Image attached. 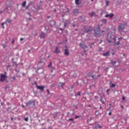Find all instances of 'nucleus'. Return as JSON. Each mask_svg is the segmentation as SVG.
Segmentation results:
<instances>
[{
    "label": "nucleus",
    "instance_id": "obj_1",
    "mask_svg": "<svg viewBox=\"0 0 129 129\" xmlns=\"http://www.w3.org/2000/svg\"><path fill=\"white\" fill-rule=\"evenodd\" d=\"M106 40L108 43L109 44H113L115 43V41H116V38H115V36H114V35L113 34L108 33Z\"/></svg>",
    "mask_w": 129,
    "mask_h": 129
},
{
    "label": "nucleus",
    "instance_id": "obj_2",
    "mask_svg": "<svg viewBox=\"0 0 129 129\" xmlns=\"http://www.w3.org/2000/svg\"><path fill=\"white\" fill-rule=\"evenodd\" d=\"M104 32V31L103 30H100V26L98 25L97 28L94 30L95 36L96 37H98L99 36H100V34Z\"/></svg>",
    "mask_w": 129,
    "mask_h": 129
},
{
    "label": "nucleus",
    "instance_id": "obj_3",
    "mask_svg": "<svg viewBox=\"0 0 129 129\" xmlns=\"http://www.w3.org/2000/svg\"><path fill=\"white\" fill-rule=\"evenodd\" d=\"M126 25V24H125V23H120V24H119L118 26V32H122V31L124 30V28Z\"/></svg>",
    "mask_w": 129,
    "mask_h": 129
},
{
    "label": "nucleus",
    "instance_id": "obj_4",
    "mask_svg": "<svg viewBox=\"0 0 129 129\" xmlns=\"http://www.w3.org/2000/svg\"><path fill=\"white\" fill-rule=\"evenodd\" d=\"M8 79V76L4 75L3 74H1L0 76V82H4Z\"/></svg>",
    "mask_w": 129,
    "mask_h": 129
},
{
    "label": "nucleus",
    "instance_id": "obj_5",
    "mask_svg": "<svg viewBox=\"0 0 129 129\" xmlns=\"http://www.w3.org/2000/svg\"><path fill=\"white\" fill-rule=\"evenodd\" d=\"M25 104L26 105V106H31V105H33V106H35V101L30 100L29 102H26Z\"/></svg>",
    "mask_w": 129,
    "mask_h": 129
},
{
    "label": "nucleus",
    "instance_id": "obj_6",
    "mask_svg": "<svg viewBox=\"0 0 129 129\" xmlns=\"http://www.w3.org/2000/svg\"><path fill=\"white\" fill-rule=\"evenodd\" d=\"M84 45V42H81L80 44V48H82V49H84L85 53L87 51V46L86 45Z\"/></svg>",
    "mask_w": 129,
    "mask_h": 129
},
{
    "label": "nucleus",
    "instance_id": "obj_7",
    "mask_svg": "<svg viewBox=\"0 0 129 129\" xmlns=\"http://www.w3.org/2000/svg\"><path fill=\"white\" fill-rule=\"evenodd\" d=\"M84 29V33H89V32H91V31H92V27L91 26H90L89 29H88L86 26H85Z\"/></svg>",
    "mask_w": 129,
    "mask_h": 129
},
{
    "label": "nucleus",
    "instance_id": "obj_8",
    "mask_svg": "<svg viewBox=\"0 0 129 129\" xmlns=\"http://www.w3.org/2000/svg\"><path fill=\"white\" fill-rule=\"evenodd\" d=\"M49 25L50 27L53 28V27H55V25H56V22H55L54 20H51L49 22Z\"/></svg>",
    "mask_w": 129,
    "mask_h": 129
},
{
    "label": "nucleus",
    "instance_id": "obj_9",
    "mask_svg": "<svg viewBox=\"0 0 129 129\" xmlns=\"http://www.w3.org/2000/svg\"><path fill=\"white\" fill-rule=\"evenodd\" d=\"M36 88L37 89H39V90H41V91H44V89L45 88V86H36Z\"/></svg>",
    "mask_w": 129,
    "mask_h": 129
},
{
    "label": "nucleus",
    "instance_id": "obj_10",
    "mask_svg": "<svg viewBox=\"0 0 129 129\" xmlns=\"http://www.w3.org/2000/svg\"><path fill=\"white\" fill-rule=\"evenodd\" d=\"M65 47L67 48V49H64V55H66V56H69V50L67 49V46H66Z\"/></svg>",
    "mask_w": 129,
    "mask_h": 129
},
{
    "label": "nucleus",
    "instance_id": "obj_11",
    "mask_svg": "<svg viewBox=\"0 0 129 129\" xmlns=\"http://www.w3.org/2000/svg\"><path fill=\"white\" fill-rule=\"evenodd\" d=\"M40 37L42 39H44V38H46V33H45V32H41L40 34Z\"/></svg>",
    "mask_w": 129,
    "mask_h": 129
},
{
    "label": "nucleus",
    "instance_id": "obj_12",
    "mask_svg": "<svg viewBox=\"0 0 129 129\" xmlns=\"http://www.w3.org/2000/svg\"><path fill=\"white\" fill-rule=\"evenodd\" d=\"M54 52L56 53L57 54H60V53H61V51L59 49V47H58V46L56 47Z\"/></svg>",
    "mask_w": 129,
    "mask_h": 129
},
{
    "label": "nucleus",
    "instance_id": "obj_13",
    "mask_svg": "<svg viewBox=\"0 0 129 129\" xmlns=\"http://www.w3.org/2000/svg\"><path fill=\"white\" fill-rule=\"evenodd\" d=\"M70 23H71V22H70V21L67 20L64 24V28H66V27H67V25H69V24H70Z\"/></svg>",
    "mask_w": 129,
    "mask_h": 129
},
{
    "label": "nucleus",
    "instance_id": "obj_14",
    "mask_svg": "<svg viewBox=\"0 0 129 129\" xmlns=\"http://www.w3.org/2000/svg\"><path fill=\"white\" fill-rule=\"evenodd\" d=\"M110 51H107L106 52L103 53V56H110Z\"/></svg>",
    "mask_w": 129,
    "mask_h": 129
},
{
    "label": "nucleus",
    "instance_id": "obj_15",
    "mask_svg": "<svg viewBox=\"0 0 129 129\" xmlns=\"http://www.w3.org/2000/svg\"><path fill=\"white\" fill-rule=\"evenodd\" d=\"M90 17L92 18L93 17H94L95 16V12H92L91 14H90Z\"/></svg>",
    "mask_w": 129,
    "mask_h": 129
},
{
    "label": "nucleus",
    "instance_id": "obj_16",
    "mask_svg": "<svg viewBox=\"0 0 129 129\" xmlns=\"http://www.w3.org/2000/svg\"><path fill=\"white\" fill-rule=\"evenodd\" d=\"M101 128V125L98 124L97 126H95V129H100Z\"/></svg>",
    "mask_w": 129,
    "mask_h": 129
},
{
    "label": "nucleus",
    "instance_id": "obj_17",
    "mask_svg": "<svg viewBox=\"0 0 129 129\" xmlns=\"http://www.w3.org/2000/svg\"><path fill=\"white\" fill-rule=\"evenodd\" d=\"M12 21L13 20H12V19H7L6 20V22H7V23H9V24L12 23Z\"/></svg>",
    "mask_w": 129,
    "mask_h": 129
},
{
    "label": "nucleus",
    "instance_id": "obj_18",
    "mask_svg": "<svg viewBox=\"0 0 129 129\" xmlns=\"http://www.w3.org/2000/svg\"><path fill=\"white\" fill-rule=\"evenodd\" d=\"M101 22L104 23V24H106L107 23V20H106V19H102Z\"/></svg>",
    "mask_w": 129,
    "mask_h": 129
},
{
    "label": "nucleus",
    "instance_id": "obj_19",
    "mask_svg": "<svg viewBox=\"0 0 129 129\" xmlns=\"http://www.w3.org/2000/svg\"><path fill=\"white\" fill-rule=\"evenodd\" d=\"M7 44H8V42H4L3 44V48H6L7 47Z\"/></svg>",
    "mask_w": 129,
    "mask_h": 129
},
{
    "label": "nucleus",
    "instance_id": "obj_20",
    "mask_svg": "<svg viewBox=\"0 0 129 129\" xmlns=\"http://www.w3.org/2000/svg\"><path fill=\"white\" fill-rule=\"evenodd\" d=\"M26 4H27V2L25 1L24 2H23V3H22V7H23V8H25V7H26Z\"/></svg>",
    "mask_w": 129,
    "mask_h": 129
},
{
    "label": "nucleus",
    "instance_id": "obj_21",
    "mask_svg": "<svg viewBox=\"0 0 129 129\" xmlns=\"http://www.w3.org/2000/svg\"><path fill=\"white\" fill-rule=\"evenodd\" d=\"M120 44V43L119 42V41H118L116 43H115V42H114V43H113V45L114 46L115 45H116L117 46H118V45H119Z\"/></svg>",
    "mask_w": 129,
    "mask_h": 129
},
{
    "label": "nucleus",
    "instance_id": "obj_22",
    "mask_svg": "<svg viewBox=\"0 0 129 129\" xmlns=\"http://www.w3.org/2000/svg\"><path fill=\"white\" fill-rule=\"evenodd\" d=\"M5 24H7V22H3L2 23V27L3 29H5Z\"/></svg>",
    "mask_w": 129,
    "mask_h": 129
},
{
    "label": "nucleus",
    "instance_id": "obj_23",
    "mask_svg": "<svg viewBox=\"0 0 129 129\" xmlns=\"http://www.w3.org/2000/svg\"><path fill=\"white\" fill-rule=\"evenodd\" d=\"M80 0H75V3H76V4L77 5V6H78V5H79V1H80Z\"/></svg>",
    "mask_w": 129,
    "mask_h": 129
},
{
    "label": "nucleus",
    "instance_id": "obj_24",
    "mask_svg": "<svg viewBox=\"0 0 129 129\" xmlns=\"http://www.w3.org/2000/svg\"><path fill=\"white\" fill-rule=\"evenodd\" d=\"M109 91H110V89H108L107 90H106V93L108 95H109Z\"/></svg>",
    "mask_w": 129,
    "mask_h": 129
},
{
    "label": "nucleus",
    "instance_id": "obj_25",
    "mask_svg": "<svg viewBox=\"0 0 129 129\" xmlns=\"http://www.w3.org/2000/svg\"><path fill=\"white\" fill-rule=\"evenodd\" d=\"M115 87V84H112L111 86H110V88H114Z\"/></svg>",
    "mask_w": 129,
    "mask_h": 129
},
{
    "label": "nucleus",
    "instance_id": "obj_26",
    "mask_svg": "<svg viewBox=\"0 0 129 129\" xmlns=\"http://www.w3.org/2000/svg\"><path fill=\"white\" fill-rule=\"evenodd\" d=\"M64 84H65L64 83H59V86L62 87V86H63V85H64Z\"/></svg>",
    "mask_w": 129,
    "mask_h": 129
},
{
    "label": "nucleus",
    "instance_id": "obj_27",
    "mask_svg": "<svg viewBox=\"0 0 129 129\" xmlns=\"http://www.w3.org/2000/svg\"><path fill=\"white\" fill-rule=\"evenodd\" d=\"M111 64H112V65H114V64H116V61L112 60V61H111Z\"/></svg>",
    "mask_w": 129,
    "mask_h": 129
},
{
    "label": "nucleus",
    "instance_id": "obj_28",
    "mask_svg": "<svg viewBox=\"0 0 129 129\" xmlns=\"http://www.w3.org/2000/svg\"><path fill=\"white\" fill-rule=\"evenodd\" d=\"M68 121H74V119L73 118H70L68 120Z\"/></svg>",
    "mask_w": 129,
    "mask_h": 129
},
{
    "label": "nucleus",
    "instance_id": "obj_29",
    "mask_svg": "<svg viewBox=\"0 0 129 129\" xmlns=\"http://www.w3.org/2000/svg\"><path fill=\"white\" fill-rule=\"evenodd\" d=\"M113 16H114L113 14H110V15H109V17L111 18H112Z\"/></svg>",
    "mask_w": 129,
    "mask_h": 129
},
{
    "label": "nucleus",
    "instance_id": "obj_30",
    "mask_svg": "<svg viewBox=\"0 0 129 129\" xmlns=\"http://www.w3.org/2000/svg\"><path fill=\"white\" fill-rule=\"evenodd\" d=\"M24 120L25 121H29V118L27 117H26V118H24Z\"/></svg>",
    "mask_w": 129,
    "mask_h": 129
},
{
    "label": "nucleus",
    "instance_id": "obj_31",
    "mask_svg": "<svg viewBox=\"0 0 129 129\" xmlns=\"http://www.w3.org/2000/svg\"><path fill=\"white\" fill-rule=\"evenodd\" d=\"M52 62H50V64L48 65V67L49 68H51L52 66Z\"/></svg>",
    "mask_w": 129,
    "mask_h": 129
},
{
    "label": "nucleus",
    "instance_id": "obj_32",
    "mask_svg": "<svg viewBox=\"0 0 129 129\" xmlns=\"http://www.w3.org/2000/svg\"><path fill=\"white\" fill-rule=\"evenodd\" d=\"M74 13H78V10L77 9H75L74 10Z\"/></svg>",
    "mask_w": 129,
    "mask_h": 129
},
{
    "label": "nucleus",
    "instance_id": "obj_33",
    "mask_svg": "<svg viewBox=\"0 0 129 129\" xmlns=\"http://www.w3.org/2000/svg\"><path fill=\"white\" fill-rule=\"evenodd\" d=\"M46 91H47V94H48V95H49L50 94V91H49V89H47L46 90Z\"/></svg>",
    "mask_w": 129,
    "mask_h": 129
},
{
    "label": "nucleus",
    "instance_id": "obj_34",
    "mask_svg": "<svg viewBox=\"0 0 129 129\" xmlns=\"http://www.w3.org/2000/svg\"><path fill=\"white\" fill-rule=\"evenodd\" d=\"M11 79H12V81H14L16 79V77H12Z\"/></svg>",
    "mask_w": 129,
    "mask_h": 129
},
{
    "label": "nucleus",
    "instance_id": "obj_35",
    "mask_svg": "<svg viewBox=\"0 0 129 129\" xmlns=\"http://www.w3.org/2000/svg\"><path fill=\"white\" fill-rule=\"evenodd\" d=\"M108 4H109V2H108V1H106V7H107V6H108Z\"/></svg>",
    "mask_w": 129,
    "mask_h": 129
},
{
    "label": "nucleus",
    "instance_id": "obj_36",
    "mask_svg": "<svg viewBox=\"0 0 129 129\" xmlns=\"http://www.w3.org/2000/svg\"><path fill=\"white\" fill-rule=\"evenodd\" d=\"M78 95L79 96H80L81 94V93L80 92H78V93H77Z\"/></svg>",
    "mask_w": 129,
    "mask_h": 129
},
{
    "label": "nucleus",
    "instance_id": "obj_37",
    "mask_svg": "<svg viewBox=\"0 0 129 129\" xmlns=\"http://www.w3.org/2000/svg\"><path fill=\"white\" fill-rule=\"evenodd\" d=\"M39 64H40V63H43V65L45 64V62H43V61H39Z\"/></svg>",
    "mask_w": 129,
    "mask_h": 129
},
{
    "label": "nucleus",
    "instance_id": "obj_38",
    "mask_svg": "<svg viewBox=\"0 0 129 129\" xmlns=\"http://www.w3.org/2000/svg\"><path fill=\"white\" fill-rule=\"evenodd\" d=\"M79 117H80V116H75L76 119H77V118H79Z\"/></svg>",
    "mask_w": 129,
    "mask_h": 129
},
{
    "label": "nucleus",
    "instance_id": "obj_39",
    "mask_svg": "<svg viewBox=\"0 0 129 129\" xmlns=\"http://www.w3.org/2000/svg\"><path fill=\"white\" fill-rule=\"evenodd\" d=\"M29 8H30V4L26 6V9H29Z\"/></svg>",
    "mask_w": 129,
    "mask_h": 129
},
{
    "label": "nucleus",
    "instance_id": "obj_40",
    "mask_svg": "<svg viewBox=\"0 0 129 129\" xmlns=\"http://www.w3.org/2000/svg\"><path fill=\"white\" fill-rule=\"evenodd\" d=\"M122 100H125V97H122Z\"/></svg>",
    "mask_w": 129,
    "mask_h": 129
},
{
    "label": "nucleus",
    "instance_id": "obj_41",
    "mask_svg": "<svg viewBox=\"0 0 129 129\" xmlns=\"http://www.w3.org/2000/svg\"><path fill=\"white\" fill-rule=\"evenodd\" d=\"M108 17H109V15H105V18H108Z\"/></svg>",
    "mask_w": 129,
    "mask_h": 129
},
{
    "label": "nucleus",
    "instance_id": "obj_42",
    "mask_svg": "<svg viewBox=\"0 0 129 129\" xmlns=\"http://www.w3.org/2000/svg\"><path fill=\"white\" fill-rule=\"evenodd\" d=\"M51 69H52V70H55V68H54V67H51Z\"/></svg>",
    "mask_w": 129,
    "mask_h": 129
},
{
    "label": "nucleus",
    "instance_id": "obj_43",
    "mask_svg": "<svg viewBox=\"0 0 129 129\" xmlns=\"http://www.w3.org/2000/svg\"><path fill=\"white\" fill-rule=\"evenodd\" d=\"M12 44H14L15 43V39H13L12 41Z\"/></svg>",
    "mask_w": 129,
    "mask_h": 129
},
{
    "label": "nucleus",
    "instance_id": "obj_44",
    "mask_svg": "<svg viewBox=\"0 0 129 129\" xmlns=\"http://www.w3.org/2000/svg\"><path fill=\"white\" fill-rule=\"evenodd\" d=\"M23 40H24V38H20V41H23Z\"/></svg>",
    "mask_w": 129,
    "mask_h": 129
},
{
    "label": "nucleus",
    "instance_id": "obj_45",
    "mask_svg": "<svg viewBox=\"0 0 129 129\" xmlns=\"http://www.w3.org/2000/svg\"><path fill=\"white\" fill-rule=\"evenodd\" d=\"M95 98L96 99H97V98H98V96H95Z\"/></svg>",
    "mask_w": 129,
    "mask_h": 129
},
{
    "label": "nucleus",
    "instance_id": "obj_46",
    "mask_svg": "<svg viewBox=\"0 0 129 129\" xmlns=\"http://www.w3.org/2000/svg\"><path fill=\"white\" fill-rule=\"evenodd\" d=\"M108 114L109 115H111V112H109Z\"/></svg>",
    "mask_w": 129,
    "mask_h": 129
},
{
    "label": "nucleus",
    "instance_id": "obj_47",
    "mask_svg": "<svg viewBox=\"0 0 129 129\" xmlns=\"http://www.w3.org/2000/svg\"><path fill=\"white\" fill-rule=\"evenodd\" d=\"M34 84H35V85H36V86H38V85H37V82H34Z\"/></svg>",
    "mask_w": 129,
    "mask_h": 129
},
{
    "label": "nucleus",
    "instance_id": "obj_48",
    "mask_svg": "<svg viewBox=\"0 0 129 129\" xmlns=\"http://www.w3.org/2000/svg\"><path fill=\"white\" fill-rule=\"evenodd\" d=\"M22 75H23V76H25V75H26V74L23 73V74H22Z\"/></svg>",
    "mask_w": 129,
    "mask_h": 129
},
{
    "label": "nucleus",
    "instance_id": "obj_49",
    "mask_svg": "<svg viewBox=\"0 0 129 129\" xmlns=\"http://www.w3.org/2000/svg\"><path fill=\"white\" fill-rule=\"evenodd\" d=\"M70 114V112H67V115H68L69 114Z\"/></svg>",
    "mask_w": 129,
    "mask_h": 129
},
{
    "label": "nucleus",
    "instance_id": "obj_50",
    "mask_svg": "<svg viewBox=\"0 0 129 129\" xmlns=\"http://www.w3.org/2000/svg\"><path fill=\"white\" fill-rule=\"evenodd\" d=\"M102 103L103 104H104V103H105L104 101H102Z\"/></svg>",
    "mask_w": 129,
    "mask_h": 129
},
{
    "label": "nucleus",
    "instance_id": "obj_51",
    "mask_svg": "<svg viewBox=\"0 0 129 129\" xmlns=\"http://www.w3.org/2000/svg\"><path fill=\"white\" fill-rule=\"evenodd\" d=\"M88 107H91V105H88Z\"/></svg>",
    "mask_w": 129,
    "mask_h": 129
},
{
    "label": "nucleus",
    "instance_id": "obj_52",
    "mask_svg": "<svg viewBox=\"0 0 129 129\" xmlns=\"http://www.w3.org/2000/svg\"><path fill=\"white\" fill-rule=\"evenodd\" d=\"M51 73H53V70H51Z\"/></svg>",
    "mask_w": 129,
    "mask_h": 129
},
{
    "label": "nucleus",
    "instance_id": "obj_53",
    "mask_svg": "<svg viewBox=\"0 0 129 129\" xmlns=\"http://www.w3.org/2000/svg\"><path fill=\"white\" fill-rule=\"evenodd\" d=\"M13 119H14L13 118V117H11V120H13Z\"/></svg>",
    "mask_w": 129,
    "mask_h": 129
},
{
    "label": "nucleus",
    "instance_id": "obj_54",
    "mask_svg": "<svg viewBox=\"0 0 129 129\" xmlns=\"http://www.w3.org/2000/svg\"><path fill=\"white\" fill-rule=\"evenodd\" d=\"M0 14H3V11H0Z\"/></svg>",
    "mask_w": 129,
    "mask_h": 129
},
{
    "label": "nucleus",
    "instance_id": "obj_55",
    "mask_svg": "<svg viewBox=\"0 0 129 129\" xmlns=\"http://www.w3.org/2000/svg\"><path fill=\"white\" fill-rule=\"evenodd\" d=\"M91 77L94 78V76H92Z\"/></svg>",
    "mask_w": 129,
    "mask_h": 129
},
{
    "label": "nucleus",
    "instance_id": "obj_56",
    "mask_svg": "<svg viewBox=\"0 0 129 129\" xmlns=\"http://www.w3.org/2000/svg\"><path fill=\"white\" fill-rule=\"evenodd\" d=\"M22 107H25V106H24V105H22Z\"/></svg>",
    "mask_w": 129,
    "mask_h": 129
},
{
    "label": "nucleus",
    "instance_id": "obj_57",
    "mask_svg": "<svg viewBox=\"0 0 129 129\" xmlns=\"http://www.w3.org/2000/svg\"><path fill=\"white\" fill-rule=\"evenodd\" d=\"M121 107L122 108H123V106L121 105Z\"/></svg>",
    "mask_w": 129,
    "mask_h": 129
},
{
    "label": "nucleus",
    "instance_id": "obj_58",
    "mask_svg": "<svg viewBox=\"0 0 129 129\" xmlns=\"http://www.w3.org/2000/svg\"><path fill=\"white\" fill-rule=\"evenodd\" d=\"M29 81H31V79L30 78H29Z\"/></svg>",
    "mask_w": 129,
    "mask_h": 129
},
{
    "label": "nucleus",
    "instance_id": "obj_59",
    "mask_svg": "<svg viewBox=\"0 0 129 129\" xmlns=\"http://www.w3.org/2000/svg\"><path fill=\"white\" fill-rule=\"evenodd\" d=\"M73 26L74 27H75V24L73 25Z\"/></svg>",
    "mask_w": 129,
    "mask_h": 129
},
{
    "label": "nucleus",
    "instance_id": "obj_60",
    "mask_svg": "<svg viewBox=\"0 0 129 129\" xmlns=\"http://www.w3.org/2000/svg\"><path fill=\"white\" fill-rule=\"evenodd\" d=\"M73 87H74V86H72V87H71V88H72V89L73 88Z\"/></svg>",
    "mask_w": 129,
    "mask_h": 129
},
{
    "label": "nucleus",
    "instance_id": "obj_61",
    "mask_svg": "<svg viewBox=\"0 0 129 129\" xmlns=\"http://www.w3.org/2000/svg\"><path fill=\"white\" fill-rule=\"evenodd\" d=\"M78 30L77 29H75V31H77Z\"/></svg>",
    "mask_w": 129,
    "mask_h": 129
},
{
    "label": "nucleus",
    "instance_id": "obj_62",
    "mask_svg": "<svg viewBox=\"0 0 129 129\" xmlns=\"http://www.w3.org/2000/svg\"><path fill=\"white\" fill-rule=\"evenodd\" d=\"M60 30L61 31H62V30H63V29L60 28Z\"/></svg>",
    "mask_w": 129,
    "mask_h": 129
},
{
    "label": "nucleus",
    "instance_id": "obj_63",
    "mask_svg": "<svg viewBox=\"0 0 129 129\" xmlns=\"http://www.w3.org/2000/svg\"><path fill=\"white\" fill-rule=\"evenodd\" d=\"M121 39V37L118 38L119 40H120Z\"/></svg>",
    "mask_w": 129,
    "mask_h": 129
},
{
    "label": "nucleus",
    "instance_id": "obj_64",
    "mask_svg": "<svg viewBox=\"0 0 129 129\" xmlns=\"http://www.w3.org/2000/svg\"><path fill=\"white\" fill-rule=\"evenodd\" d=\"M90 48H92V45H91V46H90Z\"/></svg>",
    "mask_w": 129,
    "mask_h": 129
}]
</instances>
